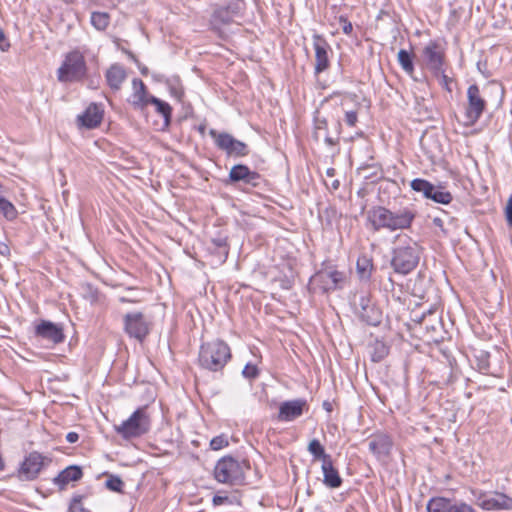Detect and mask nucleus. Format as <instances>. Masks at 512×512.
I'll return each instance as SVG.
<instances>
[{"label":"nucleus","instance_id":"f257e3e1","mask_svg":"<svg viewBox=\"0 0 512 512\" xmlns=\"http://www.w3.org/2000/svg\"><path fill=\"white\" fill-rule=\"evenodd\" d=\"M415 217L416 212L408 207L392 211L384 206H374L367 213V220L374 231L408 229Z\"/></svg>","mask_w":512,"mask_h":512},{"label":"nucleus","instance_id":"f03ea898","mask_svg":"<svg viewBox=\"0 0 512 512\" xmlns=\"http://www.w3.org/2000/svg\"><path fill=\"white\" fill-rule=\"evenodd\" d=\"M231 358L230 347L226 342L216 339L200 346L198 363L209 371L222 370Z\"/></svg>","mask_w":512,"mask_h":512},{"label":"nucleus","instance_id":"7ed1b4c3","mask_svg":"<svg viewBox=\"0 0 512 512\" xmlns=\"http://www.w3.org/2000/svg\"><path fill=\"white\" fill-rule=\"evenodd\" d=\"M243 8V2L240 0H230L225 4H214L209 18V29L222 37L224 27L235 22L240 17Z\"/></svg>","mask_w":512,"mask_h":512},{"label":"nucleus","instance_id":"20e7f679","mask_svg":"<svg viewBox=\"0 0 512 512\" xmlns=\"http://www.w3.org/2000/svg\"><path fill=\"white\" fill-rule=\"evenodd\" d=\"M249 466L232 456L219 459L214 467V478L217 482L229 485H242L245 481V470Z\"/></svg>","mask_w":512,"mask_h":512},{"label":"nucleus","instance_id":"39448f33","mask_svg":"<svg viewBox=\"0 0 512 512\" xmlns=\"http://www.w3.org/2000/svg\"><path fill=\"white\" fill-rule=\"evenodd\" d=\"M87 73V65L83 54L73 50L66 54L61 66L57 70V79L61 83L81 81Z\"/></svg>","mask_w":512,"mask_h":512},{"label":"nucleus","instance_id":"423d86ee","mask_svg":"<svg viewBox=\"0 0 512 512\" xmlns=\"http://www.w3.org/2000/svg\"><path fill=\"white\" fill-rule=\"evenodd\" d=\"M151 421L146 407L136 409L131 416L114 429L125 440L141 437L150 430Z\"/></svg>","mask_w":512,"mask_h":512},{"label":"nucleus","instance_id":"0eeeda50","mask_svg":"<svg viewBox=\"0 0 512 512\" xmlns=\"http://www.w3.org/2000/svg\"><path fill=\"white\" fill-rule=\"evenodd\" d=\"M419 260L420 248L410 240L409 244L394 248L391 266L396 273L407 275L417 267Z\"/></svg>","mask_w":512,"mask_h":512},{"label":"nucleus","instance_id":"6e6552de","mask_svg":"<svg viewBox=\"0 0 512 512\" xmlns=\"http://www.w3.org/2000/svg\"><path fill=\"white\" fill-rule=\"evenodd\" d=\"M153 327L151 318L141 311H132L123 315V331L129 338L142 343Z\"/></svg>","mask_w":512,"mask_h":512},{"label":"nucleus","instance_id":"1a4fd4ad","mask_svg":"<svg viewBox=\"0 0 512 512\" xmlns=\"http://www.w3.org/2000/svg\"><path fill=\"white\" fill-rule=\"evenodd\" d=\"M209 135L214 140L216 147L224 151L228 156L244 157L249 153L246 143L234 138L227 132H218L215 129H210Z\"/></svg>","mask_w":512,"mask_h":512},{"label":"nucleus","instance_id":"9d476101","mask_svg":"<svg viewBox=\"0 0 512 512\" xmlns=\"http://www.w3.org/2000/svg\"><path fill=\"white\" fill-rule=\"evenodd\" d=\"M476 504L485 511L512 510V497L505 493L494 491H473Z\"/></svg>","mask_w":512,"mask_h":512},{"label":"nucleus","instance_id":"9b49d317","mask_svg":"<svg viewBox=\"0 0 512 512\" xmlns=\"http://www.w3.org/2000/svg\"><path fill=\"white\" fill-rule=\"evenodd\" d=\"M422 64L432 74L441 73L445 66V48L437 40L429 41L422 50Z\"/></svg>","mask_w":512,"mask_h":512},{"label":"nucleus","instance_id":"f8f14e48","mask_svg":"<svg viewBox=\"0 0 512 512\" xmlns=\"http://www.w3.org/2000/svg\"><path fill=\"white\" fill-rule=\"evenodd\" d=\"M345 274L330 263H323V267L314 275L313 281L323 292L334 291L342 288Z\"/></svg>","mask_w":512,"mask_h":512},{"label":"nucleus","instance_id":"ddd939ff","mask_svg":"<svg viewBox=\"0 0 512 512\" xmlns=\"http://www.w3.org/2000/svg\"><path fill=\"white\" fill-rule=\"evenodd\" d=\"M487 102L476 84H472L467 89V106L465 108L466 125H474L486 110Z\"/></svg>","mask_w":512,"mask_h":512},{"label":"nucleus","instance_id":"4468645a","mask_svg":"<svg viewBox=\"0 0 512 512\" xmlns=\"http://www.w3.org/2000/svg\"><path fill=\"white\" fill-rule=\"evenodd\" d=\"M51 459L41 453L33 451L25 457L19 469V477L22 480L30 481L37 478L44 466L48 465Z\"/></svg>","mask_w":512,"mask_h":512},{"label":"nucleus","instance_id":"2eb2a0df","mask_svg":"<svg viewBox=\"0 0 512 512\" xmlns=\"http://www.w3.org/2000/svg\"><path fill=\"white\" fill-rule=\"evenodd\" d=\"M312 42L315 51L314 73L319 75L330 67L329 52L332 53V48L325 37L317 32L313 33Z\"/></svg>","mask_w":512,"mask_h":512},{"label":"nucleus","instance_id":"dca6fc26","mask_svg":"<svg viewBox=\"0 0 512 512\" xmlns=\"http://www.w3.org/2000/svg\"><path fill=\"white\" fill-rule=\"evenodd\" d=\"M427 512H476V510L464 501H454L445 497H432L427 505Z\"/></svg>","mask_w":512,"mask_h":512},{"label":"nucleus","instance_id":"f3484780","mask_svg":"<svg viewBox=\"0 0 512 512\" xmlns=\"http://www.w3.org/2000/svg\"><path fill=\"white\" fill-rule=\"evenodd\" d=\"M393 440L390 435L386 433H376L370 436L368 442L369 451L378 459L384 460L389 457L392 448Z\"/></svg>","mask_w":512,"mask_h":512},{"label":"nucleus","instance_id":"a211bd4d","mask_svg":"<svg viewBox=\"0 0 512 512\" xmlns=\"http://www.w3.org/2000/svg\"><path fill=\"white\" fill-rule=\"evenodd\" d=\"M305 410H308L307 401L303 398L284 401L279 407L278 420L290 422L299 418Z\"/></svg>","mask_w":512,"mask_h":512},{"label":"nucleus","instance_id":"6ab92c4d","mask_svg":"<svg viewBox=\"0 0 512 512\" xmlns=\"http://www.w3.org/2000/svg\"><path fill=\"white\" fill-rule=\"evenodd\" d=\"M229 180L232 183L243 182L244 184L257 187L260 184L261 176L258 172L250 170L248 166L237 164L231 168Z\"/></svg>","mask_w":512,"mask_h":512},{"label":"nucleus","instance_id":"aec40b11","mask_svg":"<svg viewBox=\"0 0 512 512\" xmlns=\"http://www.w3.org/2000/svg\"><path fill=\"white\" fill-rule=\"evenodd\" d=\"M35 335L54 344L63 342L65 338L62 327L47 320H42L35 327Z\"/></svg>","mask_w":512,"mask_h":512},{"label":"nucleus","instance_id":"412c9836","mask_svg":"<svg viewBox=\"0 0 512 512\" xmlns=\"http://www.w3.org/2000/svg\"><path fill=\"white\" fill-rule=\"evenodd\" d=\"M133 92L130 103L137 110H144L150 102V98L154 97L147 91V87L141 79L134 78L132 80Z\"/></svg>","mask_w":512,"mask_h":512},{"label":"nucleus","instance_id":"4be33fe9","mask_svg":"<svg viewBox=\"0 0 512 512\" xmlns=\"http://www.w3.org/2000/svg\"><path fill=\"white\" fill-rule=\"evenodd\" d=\"M103 119V110L96 103H91L83 114L78 116L80 125L87 129L98 127Z\"/></svg>","mask_w":512,"mask_h":512},{"label":"nucleus","instance_id":"5701e85b","mask_svg":"<svg viewBox=\"0 0 512 512\" xmlns=\"http://www.w3.org/2000/svg\"><path fill=\"white\" fill-rule=\"evenodd\" d=\"M323 473V483L326 487L331 489L339 488L342 485V478L338 470L334 467L332 459H326L321 465Z\"/></svg>","mask_w":512,"mask_h":512},{"label":"nucleus","instance_id":"b1692460","mask_svg":"<svg viewBox=\"0 0 512 512\" xmlns=\"http://www.w3.org/2000/svg\"><path fill=\"white\" fill-rule=\"evenodd\" d=\"M83 472L79 466L71 465L62 470L53 480L60 489H64L70 482L78 481L82 478Z\"/></svg>","mask_w":512,"mask_h":512},{"label":"nucleus","instance_id":"393cba45","mask_svg":"<svg viewBox=\"0 0 512 512\" xmlns=\"http://www.w3.org/2000/svg\"><path fill=\"white\" fill-rule=\"evenodd\" d=\"M106 81L112 90H119L126 79V71L120 64H113L106 71Z\"/></svg>","mask_w":512,"mask_h":512},{"label":"nucleus","instance_id":"a878e982","mask_svg":"<svg viewBox=\"0 0 512 512\" xmlns=\"http://www.w3.org/2000/svg\"><path fill=\"white\" fill-rule=\"evenodd\" d=\"M347 100L354 103L355 109L344 111V122L349 127H355L358 122V110L360 109L361 104L356 93H345L341 105L344 106Z\"/></svg>","mask_w":512,"mask_h":512},{"label":"nucleus","instance_id":"bb28decb","mask_svg":"<svg viewBox=\"0 0 512 512\" xmlns=\"http://www.w3.org/2000/svg\"><path fill=\"white\" fill-rule=\"evenodd\" d=\"M359 318L368 325L377 326L382 321V312L374 303L364 310H357Z\"/></svg>","mask_w":512,"mask_h":512},{"label":"nucleus","instance_id":"cd10ccee","mask_svg":"<svg viewBox=\"0 0 512 512\" xmlns=\"http://www.w3.org/2000/svg\"><path fill=\"white\" fill-rule=\"evenodd\" d=\"M149 104H152L155 106V110L158 114H160L164 119V125L168 127L171 122V116H172V108L169 105V103L157 98L152 97L150 98Z\"/></svg>","mask_w":512,"mask_h":512},{"label":"nucleus","instance_id":"c85d7f7f","mask_svg":"<svg viewBox=\"0 0 512 512\" xmlns=\"http://www.w3.org/2000/svg\"><path fill=\"white\" fill-rule=\"evenodd\" d=\"M212 247L219 249V264H223L229 254V246L227 243V237L219 236L211 239Z\"/></svg>","mask_w":512,"mask_h":512},{"label":"nucleus","instance_id":"c756f323","mask_svg":"<svg viewBox=\"0 0 512 512\" xmlns=\"http://www.w3.org/2000/svg\"><path fill=\"white\" fill-rule=\"evenodd\" d=\"M165 84L168 87V90L170 92V95L177 99L178 101H181L184 91L183 87L181 85L180 78L177 76H173L171 78H165Z\"/></svg>","mask_w":512,"mask_h":512},{"label":"nucleus","instance_id":"7c9ffc66","mask_svg":"<svg viewBox=\"0 0 512 512\" xmlns=\"http://www.w3.org/2000/svg\"><path fill=\"white\" fill-rule=\"evenodd\" d=\"M398 62L401 68L408 74L412 75L414 72L413 54L407 50L401 49L397 55Z\"/></svg>","mask_w":512,"mask_h":512},{"label":"nucleus","instance_id":"2f4dec72","mask_svg":"<svg viewBox=\"0 0 512 512\" xmlns=\"http://www.w3.org/2000/svg\"><path fill=\"white\" fill-rule=\"evenodd\" d=\"M308 451L314 457V459H321L322 462L327 458H331V456L325 452L324 447L318 439H313L310 441L308 445Z\"/></svg>","mask_w":512,"mask_h":512},{"label":"nucleus","instance_id":"473e14b6","mask_svg":"<svg viewBox=\"0 0 512 512\" xmlns=\"http://www.w3.org/2000/svg\"><path fill=\"white\" fill-rule=\"evenodd\" d=\"M372 261L367 258L366 256L359 257L356 263V269L357 273L359 274L360 278L362 279H368L371 275L372 271Z\"/></svg>","mask_w":512,"mask_h":512},{"label":"nucleus","instance_id":"72a5a7b5","mask_svg":"<svg viewBox=\"0 0 512 512\" xmlns=\"http://www.w3.org/2000/svg\"><path fill=\"white\" fill-rule=\"evenodd\" d=\"M389 353V348L385 343L376 341L372 346L371 360L375 363L382 361Z\"/></svg>","mask_w":512,"mask_h":512},{"label":"nucleus","instance_id":"f704fd0d","mask_svg":"<svg viewBox=\"0 0 512 512\" xmlns=\"http://www.w3.org/2000/svg\"><path fill=\"white\" fill-rule=\"evenodd\" d=\"M411 189L417 193H421L425 198L432 191L433 184L428 180L416 178L411 181Z\"/></svg>","mask_w":512,"mask_h":512},{"label":"nucleus","instance_id":"c9c22d12","mask_svg":"<svg viewBox=\"0 0 512 512\" xmlns=\"http://www.w3.org/2000/svg\"><path fill=\"white\" fill-rule=\"evenodd\" d=\"M109 15L104 12H93L91 14V24L99 31L105 30L109 25Z\"/></svg>","mask_w":512,"mask_h":512},{"label":"nucleus","instance_id":"e433bc0d","mask_svg":"<svg viewBox=\"0 0 512 512\" xmlns=\"http://www.w3.org/2000/svg\"><path fill=\"white\" fill-rule=\"evenodd\" d=\"M0 213L9 221L17 217L15 206L3 196L0 198Z\"/></svg>","mask_w":512,"mask_h":512},{"label":"nucleus","instance_id":"4c0bfd02","mask_svg":"<svg viewBox=\"0 0 512 512\" xmlns=\"http://www.w3.org/2000/svg\"><path fill=\"white\" fill-rule=\"evenodd\" d=\"M490 354L486 351H480L476 355V363L478 370L483 374H490V363H489Z\"/></svg>","mask_w":512,"mask_h":512},{"label":"nucleus","instance_id":"58836bf2","mask_svg":"<svg viewBox=\"0 0 512 512\" xmlns=\"http://www.w3.org/2000/svg\"><path fill=\"white\" fill-rule=\"evenodd\" d=\"M453 199L452 194L446 191L444 188L438 186V190L435 197V202L439 204H449Z\"/></svg>","mask_w":512,"mask_h":512},{"label":"nucleus","instance_id":"ea45409f","mask_svg":"<svg viewBox=\"0 0 512 512\" xmlns=\"http://www.w3.org/2000/svg\"><path fill=\"white\" fill-rule=\"evenodd\" d=\"M123 486L124 483L118 476H110L106 481V487L114 492H121Z\"/></svg>","mask_w":512,"mask_h":512},{"label":"nucleus","instance_id":"a19ab883","mask_svg":"<svg viewBox=\"0 0 512 512\" xmlns=\"http://www.w3.org/2000/svg\"><path fill=\"white\" fill-rule=\"evenodd\" d=\"M242 375L250 380L256 379L259 375V369L256 365L248 363L245 365Z\"/></svg>","mask_w":512,"mask_h":512},{"label":"nucleus","instance_id":"79ce46f5","mask_svg":"<svg viewBox=\"0 0 512 512\" xmlns=\"http://www.w3.org/2000/svg\"><path fill=\"white\" fill-rule=\"evenodd\" d=\"M84 298L94 303L98 300L99 292L91 284H86L84 287Z\"/></svg>","mask_w":512,"mask_h":512},{"label":"nucleus","instance_id":"37998d69","mask_svg":"<svg viewBox=\"0 0 512 512\" xmlns=\"http://www.w3.org/2000/svg\"><path fill=\"white\" fill-rule=\"evenodd\" d=\"M335 129H336L335 137L330 136L328 132L324 136V142L328 146H336L339 143V135L341 133V123L340 122L336 123Z\"/></svg>","mask_w":512,"mask_h":512},{"label":"nucleus","instance_id":"c03bdc74","mask_svg":"<svg viewBox=\"0 0 512 512\" xmlns=\"http://www.w3.org/2000/svg\"><path fill=\"white\" fill-rule=\"evenodd\" d=\"M228 445V441L224 436H216L210 441L212 450H220Z\"/></svg>","mask_w":512,"mask_h":512},{"label":"nucleus","instance_id":"a18cd8bd","mask_svg":"<svg viewBox=\"0 0 512 512\" xmlns=\"http://www.w3.org/2000/svg\"><path fill=\"white\" fill-rule=\"evenodd\" d=\"M436 78L439 79L440 85L447 90L448 92H451V88L449 86L450 82L452 81L451 78L447 76L445 73V69L443 68L441 73L439 74H433Z\"/></svg>","mask_w":512,"mask_h":512},{"label":"nucleus","instance_id":"49530a36","mask_svg":"<svg viewBox=\"0 0 512 512\" xmlns=\"http://www.w3.org/2000/svg\"><path fill=\"white\" fill-rule=\"evenodd\" d=\"M373 302L368 293H361L358 299V308L357 310H364L366 306L371 305Z\"/></svg>","mask_w":512,"mask_h":512},{"label":"nucleus","instance_id":"de8ad7c7","mask_svg":"<svg viewBox=\"0 0 512 512\" xmlns=\"http://www.w3.org/2000/svg\"><path fill=\"white\" fill-rule=\"evenodd\" d=\"M339 22L342 24V31L346 35H350L353 31V25L345 16L339 17Z\"/></svg>","mask_w":512,"mask_h":512},{"label":"nucleus","instance_id":"09e8293b","mask_svg":"<svg viewBox=\"0 0 512 512\" xmlns=\"http://www.w3.org/2000/svg\"><path fill=\"white\" fill-rule=\"evenodd\" d=\"M322 130H327V120L326 119H317L316 122H315V131H314V136L316 139L319 138L320 136V132Z\"/></svg>","mask_w":512,"mask_h":512},{"label":"nucleus","instance_id":"8fccbe9b","mask_svg":"<svg viewBox=\"0 0 512 512\" xmlns=\"http://www.w3.org/2000/svg\"><path fill=\"white\" fill-rule=\"evenodd\" d=\"M505 218L508 225L512 228V195L509 196L505 207Z\"/></svg>","mask_w":512,"mask_h":512},{"label":"nucleus","instance_id":"3c124183","mask_svg":"<svg viewBox=\"0 0 512 512\" xmlns=\"http://www.w3.org/2000/svg\"><path fill=\"white\" fill-rule=\"evenodd\" d=\"M10 48V42L6 37L3 29L0 27V50L3 52L8 51Z\"/></svg>","mask_w":512,"mask_h":512},{"label":"nucleus","instance_id":"603ef678","mask_svg":"<svg viewBox=\"0 0 512 512\" xmlns=\"http://www.w3.org/2000/svg\"><path fill=\"white\" fill-rule=\"evenodd\" d=\"M229 498L228 496H221V495H215L212 499V503L215 506L222 505L225 502H228Z\"/></svg>","mask_w":512,"mask_h":512},{"label":"nucleus","instance_id":"864d4df0","mask_svg":"<svg viewBox=\"0 0 512 512\" xmlns=\"http://www.w3.org/2000/svg\"><path fill=\"white\" fill-rule=\"evenodd\" d=\"M0 254L3 256L10 255V248L5 242H0Z\"/></svg>","mask_w":512,"mask_h":512},{"label":"nucleus","instance_id":"5fc2aeb1","mask_svg":"<svg viewBox=\"0 0 512 512\" xmlns=\"http://www.w3.org/2000/svg\"><path fill=\"white\" fill-rule=\"evenodd\" d=\"M79 439V435L78 433L76 432H69L67 433L66 435V440L69 442V443H75L77 442Z\"/></svg>","mask_w":512,"mask_h":512},{"label":"nucleus","instance_id":"6e6d98bb","mask_svg":"<svg viewBox=\"0 0 512 512\" xmlns=\"http://www.w3.org/2000/svg\"><path fill=\"white\" fill-rule=\"evenodd\" d=\"M433 224L435 227H438L440 228L444 233H445V230H444V224H443V220L439 217H434L433 220H432Z\"/></svg>","mask_w":512,"mask_h":512},{"label":"nucleus","instance_id":"4d7b16f0","mask_svg":"<svg viewBox=\"0 0 512 512\" xmlns=\"http://www.w3.org/2000/svg\"><path fill=\"white\" fill-rule=\"evenodd\" d=\"M438 190V186L433 185L432 191L427 195V199H431L435 202L436 193Z\"/></svg>","mask_w":512,"mask_h":512},{"label":"nucleus","instance_id":"13d9d810","mask_svg":"<svg viewBox=\"0 0 512 512\" xmlns=\"http://www.w3.org/2000/svg\"><path fill=\"white\" fill-rule=\"evenodd\" d=\"M438 190V186L433 185L432 191L427 195V199H431L435 202L436 193Z\"/></svg>","mask_w":512,"mask_h":512},{"label":"nucleus","instance_id":"bf43d9fd","mask_svg":"<svg viewBox=\"0 0 512 512\" xmlns=\"http://www.w3.org/2000/svg\"><path fill=\"white\" fill-rule=\"evenodd\" d=\"M119 301H120L121 303H136V302H138V301H137V300H135V299H130V298H127V297H124V296L120 297V298H119Z\"/></svg>","mask_w":512,"mask_h":512},{"label":"nucleus","instance_id":"052dcab7","mask_svg":"<svg viewBox=\"0 0 512 512\" xmlns=\"http://www.w3.org/2000/svg\"><path fill=\"white\" fill-rule=\"evenodd\" d=\"M323 408L327 411V412H331L332 411V404L328 401H324L323 402Z\"/></svg>","mask_w":512,"mask_h":512},{"label":"nucleus","instance_id":"680f3d73","mask_svg":"<svg viewBox=\"0 0 512 512\" xmlns=\"http://www.w3.org/2000/svg\"><path fill=\"white\" fill-rule=\"evenodd\" d=\"M213 255L217 257V262L219 263V249H215L214 247L209 248Z\"/></svg>","mask_w":512,"mask_h":512},{"label":"nucleus","instance_id":"e2e57ef3","mask_svg":"<svg viewBox=\"0 0 512 512\" xmlns=\"http://www.w3.org/2000/svg\"><path fill=\"white\" fill-rule=\"evenodd\" d=\"M139 69H140V72L142 75H144V76L148 75L149 70L146 66L139 67Z\"/></svg>","mask_w":512,"mask_h":512},{"label":"nucleus","instance_id":"0e129e2a","mask_svg":"<svg viewBox=\"0 0 512 512\" xmlns=\"http://www.w3.org/2000/svg\"><path fill=\"white\" fill-rule=\"evenodd\" d=\"M326 174L330 177L335 175V169L334 168H328L326 171Z\"/></svg>","mask_w":512,"mask_h":512},{"label":"nucleus","instance_id":"69168bd1","mask_svg":"<svg viewBox=\"0 0 512 512\" xmlns=\"http://www.w3.org/2000/svg\"><path fill=\"white\" fill-rule=\"evenodd\" d=\"M153 77L157 81H163L164 80V76L163 75H153Z\"/></svg>","mask_w":512,"mask_h":512},{"label":"nucleus","instance_id":"338daca9","mask_svg":"<svg viewBox=\"0 0 512 512\" xmlns=\"http://www.w3.org/2000/svg\"><path fill=\"white\" fill-rule=\"evenodd\" d=\"M338 186H339V181H338V180H335V181L333 182V187H334L335 189H337V188H338Z\"/></svg>","mask_w":512,"mask_h":512},{"label":"nucleus","instance_id":"774afa93","mask_svg":"<svg viewBox=\"0 0 512 512\" xmlns=\"http://www.w3.org/2000/svg\"><path fill=\"white\" fill-rule=\"evenodd\" d=\"M204 130H205V127H203V126H200V127H199V131H200L201 133H203V132H204Z\"/></svg>","mask_w":512,"mask_h":512}]
</instances>
